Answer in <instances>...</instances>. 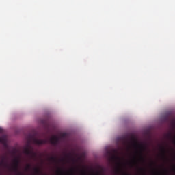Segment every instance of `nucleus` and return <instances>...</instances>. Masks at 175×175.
<instances>
[{
    "label": "nucleus",
    "mask_w": 175,
    "mask_h": 175,
    "mask_svg": "<svg viewBox=\"0 0 175 175\" xmlns=\"http://www.w3.org/2000/svg\"><path fill=\"white\" fill-rule=\"evenodd\" d=\"M122 140H124V142H125V138H122Z\"/></svg>",
    "instance_id": "nucleus-18"
},
{
    "label": "nucleus",
    "mask_w": 175,
    "mask_h": 175,
    "mask_svg": "<svg viewBox=\"0 0 175 175\" xmlns=\"http://www.w3.org/2000/svg\"><path fill=\"white\" fill-rule=\"evenodd\" d=\"M116 172L118 173V172H120V168L116 169Z\"/></svg>",
    "instance_id": "nucleus-17"
},
{
    "label": "nucleus",
    "mask_w": 175,
    "mask_h": 175,
    "mask_svg": "<svg viewBox=\"0 0 175 175\" xmlns=\"http://www.w3.org/2000/svg\"><path fill=\"white\" fill-rule=\"evenodd\" d=\"M6 157L3 156L1 157V161L0 162V166H3V167H8V163H6Z\"/></svg>",
    "instance_id": "nucleus-7"
},
{
    "label": "nucleus",
    "mask_w": 175,
    "mask_h": 175,
    "mask_svg": "<svg viewBox=\"0 0 175 175\" xmlns=\"http://www.w3.org/2000/svg\"><path fill=\"white\" fill-rule=\"evenodd\" d=\"M82 174L83 175H87V172H85V171H82Z\"/></svg>",
    "instance_id": "nucleus-16"
},
{
    "label": "nucleus",
    "mask_w": 175,
    "mask_h": 175,
    "mask_svg": "<svg viewBox=\"0 0 175 175\" xmlns=\"http://www.w3.org/2000/svg\"><path fill=\"white\" fill-rule=\"evenodd\" d=\"M34 172H35L36 174H40V173H42L38 167L34 168Z\"/></svg>",
    "instance_id": "nucleus-10"
},
{
    "label": "nucleus",
    "mask_w": 175,
    "mask_h": 175,
    "mask_svg": "<svg viewBox=\"0 0 175 175\" xmlns=\"http://www.w3.org/2000/svg\"><path fill=\"white\" fill-rule=\"evenodd\" d=\"M70 172L71 174L73 175V173H74V172H75V170H74V169H71V170H70Z\"/></svg>",
    "instance_id": "nucleus-14"
},
{
    "label": "nucleus",
    "mask_w": 175,
    "mask_h": 175,
    "mask_svg": "<svg viewBox=\"0 0 175 175\" xmlns=\"http://www.w3.org/2000/svg\"><path fill=\"white\" fill-rule=\"evenodd\" d=\"M58 142H59V138L55 135L51 137L49 139V143H51V144H53V146L58 144Z\"/></svg>",
    "instance_id": "nucleus-5"
},
{
    "label": "nucleus",
    "mask_w": 175,
    "mask_h": 175,
    "mask_svg": "<svg viewBox=\"0 0 175 175\" xmlns=\"http://www.w3.org/2000/svg\"><path fill=\"white\" fill-rule=\"evenodd\" d=\"M20 163V161L18 159H14V163L12 167H10V170L12 172H15V173H18L17 175H23L21 173L18 172V164Z\"/></svg>",
    "instance_id": "nucleus-4"
},
{
    "label": "nucleus",
    "mask_w": 175,
    "mask_h": 175,
    "mask_svg": "<svg viewBox=\"0 0 175 175\" xmlns=\"http://www.w3.org/2000/svg\"><path fill=\"white\" fill-rule=\"evenodd\" d=\"M27 147L24 149V154L29 155L30 157H36V154L33 152V148L31 146V144H37V146H42V144H47L49 140L47 139H39L35 137V135L29 134L27 137Z\"/></svg>",
    "instance_id": "nucleus-1"
},
{
    "label": "nucleus",
    "mask_w": 175,
    "mask_h": 175,
    "mask_svg": "<svg viewBox=\"0 0 175 175\" xmlns=\"http://www.w3.org/2000/svg\"><path fill=\"white\" fill-rule=\"evenodd\" d=\"M134 147L137 148L139 147L141 150L140 152H139V159L140 161H142V162H145V159H144V157H143V151H146L147 150V146L141 144H138L137 143H135L134 144Z\"/></svg>",
    "instance_id": "nucleus-3"
},
{
    "label": "nucleus",
    "mask_w": 175,
    "mask_h": 175,
    "mask_svg": "<svg viewBox=\"0 0 175 175\" xmlns=\"http://www.w3.org/2000/svg\"><path fill=\"white\" fill-rule=\"evenodd\" d=\"M57 173H59L60 174H65V172H64V170L59 169L57 170Z\"/></svg>",
    "instance_id": "nucleus-11"
},
{
    "label": "nucleus",
    "mask_w": 175,
    "mask_h": 175,
    "mask_svg": "<svg viewBox=\"0 0 175 175\" xmlns=\"http://www.w3.org/2000/svg\"><path fill=\"white\" fill-rule=\"evenodd\" d=\"M0 143H3V144L6 146V139H5V137H0Z\"/></svg>",
    "instance_id": "nucleus-9"
},
{
    "label": "nucleus",
    "mask_w": 175,
    "mask_h": 175,
    "mask_svg": "<svg viewBox=\"0 0 175 175\" xmlns=\"http://www.w3.org/2000/svg\"><path fill=\"white\" fill-rule=\"evenodd\" d=\"M3 133V129L0 127V133Z\"/></svg>",
    "instance_id": "nucleus-15"
},
{
    "label": "nucleus",
    "mask_w": 175,
    "mask_h": 175,
    "mask_svg": "<svg viewBox=\"0 0 175 175\" xmlns=\"http://www.w3.org/2000/svg\"><path fill=\"white\" fill-rule=\"evenodd\" d=\"M133 163H136V161H133Z\"/></svg>",
    "instance_id": "nucleus-19"
},
{
    "label": "nucleus",
    "mask_w": 175,
    "mask_h": 175,
    "mask_svg": "<svg viewBox=\"0 0 175 175\" xmlns=\"http://www.w3.org/2000/svg\"><path fill=\"white\" fill-rule=\"evenodd\" d=\"M31 169V164H27L26 166V170H30Z\"/></svg>",
    "instance_id": "nucleus-12"
},
{
    "label": "nucleus",
    "mask_w": 175,
    "mask_h": 175,
    "mask_svg": "<svg viewBox=\"0 0 175 175\" xmlns=\"http://www.w3.org/2000/svg\"><path fill=\"white\" fill-rule=\"evenodd\" d=\"M49 161L53 162V163H58V161L59 162H65V159L63 158L58 159L57 157L52 156L49 158Z\"/></svg>",
    "instance_id": "nucleus-6"
},
{
    "label": "nucleus",
    "mask_w": 175,
    "mask_h": 175,
    "mask_svg": "<svg viewBox=\"0 0 175 175\" xmlns=\"http://www.w3.org/2000/svg\"><path fill=\"white\" fill-rule=\"evenodd\" d=\"M118 151L116 149H113L112 152H107V155L109 156V161L110 162H117V161H121V158L117 155Z\"/></svg>",
    "instance_id": "nucleus-2"
},
{
    "label": "nucleus",
    "mask_w": 175,
    "mask_h": 175,
    "mask_svg": "<svg viewBox=\"0 0 175 175\" xmlns=\"http://www.w3.org/2000/svg\"><path fill=\"white\" fill-rule=\"evenodd\" d=\"M118 165H119V166H120V165H121V163H118Z\"/></svg>",
    "instance_id": "nucleus-20"
},
{
    "label": "nucleus",
    "mask_w": 175,
    "mask_h": 175,
    "mask_svg": "<svg viewBox=\"0 0 175 175\" xmlns=\"http://www.w3.org/2000/svg\"><path fill=\"white\" fill-rule=\"evenodd\" d=\"M161 151L162 152V155H163V158H166V149H165L164 147H161Z\"/></svg>",
    "instance_id": "nucleus-8"
},
{
    "label": "nucleus",
    "mask_w": 175,
    "mask_h": 175,
    "mask_svg": "<svg viewBox=\"0 0 175 175\" xmlns=\"http://www.w3.org/2000/svg\"><path fill=\"white\" fill-rule=\"evenodd\" d=\"M174 170H175V165H174Z\"/></svg>",
    "instance_id": "nucleus-21"
},
{
    "label": "nucleus",
    "mask_w": 175,
    "mask_h": 175,
    "mask_svg": "<svg viewBox=\"0 0 175 175\" xmlns=\"http://www.w3.org/2000/svg\"><path fill=\"white\" fill-rule=\"evenodd\" d=\"M139 170H141V172H143L144 174H146V169H144V168H139Z\"/></svg>",
    "instance_id": "nucleus-13"
}]
</instances>
